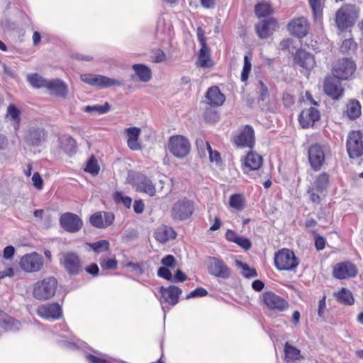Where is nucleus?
<instances>
[{"label": "nucleus", "instance_id": "7c9ffc66", "mask_svg": "<svg viewBox=\"0 0 363 363\" xmlns=\"http://www.w3.org/2000/svg\"><path fill=\"white\" fill-rule=\"evenodd\" d=\"M46 88L55 95L60 97H65L68 92L67 86L60 79L48 80Z\"/></svg>", "mask_w": 363, "mask_h": 363}, {"label": "nucleus", "instance_id": "2eb2a0df", "mask_svg": "<svg viewBox=\"0 0 363 363\" xmlns=\"http://www.w3.org/2000/svg\"><path fill=\"white\" fill-rule=\"evenodd\" d=\"M36 312L40 318L48 320H55L62 316V307L57 303L42 304Z\"/></svg>", "mask_w": 363, "mask_h": 363}, {"label": "nucleus", "instance_id": "9d476101", "mask_svg": "<svg viewBox=\"0 0 363 363\" xmlns=\"http://www.w3.org/2000/svg\"><path fill=\"white\" fill-rule=\"evenodd\" d=\"M47 133L42 125L30 124L26 129L24 139L26 144L31 147H38L45 141Z\"/></svg>", "mask_w": 363, "mask_h": 363}, {"label": "nucleus", "instance_id": "bb28decb", "mask_svg": "<svg viewBox=\"0 0 363 363\" xmlns=\"http://www.w3.org/2000/svg\"><path fill=\"white\" fill-rule=\"evenodd\" d=\"M294 60L297 65L307 70L313 68L315 64L313 55L303 50L296 52Z\"/></svg>", "mask_w": 363, "mask_h": 363}, {"label": "nucleus", "instance_id": "680f3d73", "mask_svg": "<svg viewBox=\"0 0 363 363\" xmlns=\"http://www.w3.org/2000/svg\"><path fill=\"white\" fill-rule=\"evenodd\" d=\"M161 262L165 267L174 268L176 266L175 258L173 255H170L163 257Z\"/></svg>", "mask_w": 363, "mask_h": 363}, {"label": "nucleus", "instance_id": "a19ab883", "mask_svg": "<svg viewBox=\"0 0 363 363\" xmlns=\"http://www.w3.org/2000/svg\"><path fill=\"white\" fill-rule=\"evenodd\" d=\"M61 148L67 154H71L74 152L76 146L75 140L69 136H65L60 140Z\"/></svg>", "mask_w": 363, "mask_h": 363}, {"label": "nucleus", "instance_id": "f8f14e48", "mask_svg": "<svg viewBox=\"0 0 363 363\" xmlns=\"http://www.w3.org/2000/svg\"><path fill=\"white\" fill-rule=\"evenodd\" d=\"M261 300L266 307L275 311H284L289 307L288 302L272 291H266L261 296Z\"/></svg>", "mask_w": 363, "mask_h": 363}, {"label": "nucleus", "instance_id": "e2e57ef3", "mask_svg": "<svg viewBox=\"0 0 363 363\" xmlns=\"http://www.w3.org/2000/svg\"><path fill=\"white\" fill-rule=\"evenodd\" d=\"M32 182H33V186L37 189L40 190L43 189V181L38 172H35L33 174V175L32 177Z\"/></svg>", "mask_w": 363, "mask_h": 363}, {"label": "nucleus", "instance_id": "864d4df0", "mask_svg": "<svg viewBox=\"0 0 363 363\" xmlns=\"http://www.w3.org/2000/svg\"><path fill=\"white\" fill-rule=\"evenodd\" d=\"M84 170L93 175L97 174L99 171V167L97 164V161L94 158H91L87 162Z\"/></svg>", "mask_w": 363, "mask_h": 363}, {"label": "nucleus", "instance_id": "4468645a", "mask_svg": "<svg viewBox=\"0 0 363 363\" xmlns=\"http://www.w3.org/2000/svg\"><path fill=\"white\" fill-rule=\"evenodd\" d=\"M60 264L69 274H77L82 269V264L79 256L72 252H63L60 255Z\"/></svg>", "mask_w": 363, "mask_h": 363}, {"label": "nucleus", "instance_id": "5fc2aeb1", "mask_svg": "<svg viewBox=\"0 0 363 363\" xmlns=\"http://www.w3.org/2000/svg\"><path fill=\"white\" fill-rule=\"evenodd\" d=\"M196 145L200 152L205 155V150L211 151V147L208 141H204L202 138H199L196 141Z\"/></svg>", "mask_w": 363, "mask_h": 363}, {"label": "nucleus", "instance_id": "72a5a7b5", "mask_svg": "<svg viewBox=\"0 0 363 363\" xmlns=\"http://www.w3.org/2000/svg\"><path fill=\"white\" fill-rule=\"evenodd\" d=\"M133 69L142 82H148L152 79L150 68L143 64H135Z\"/></svg>", "mask_w": 363, "mask_h": 363}, {"label": "nucleus", "instance_id": "7ed1b4c3", "mask_svg": "<svg viewBox=\"0 0 363 363\" xmlns=\"http://www.w3.org/2000/svg\"><path fill=\"white\" fill-rule=\"evenodd\" d=\"M274 262L275 267L280 271H292L298 265V258L294 252L286 248L281 249L275 253Z\"/></svg>", "mask_w": 363, "mask_h": 363}, {"label": "nucleus", "instance_id": "ddd939ff", "mask_svg": "<svg viewBox=\"0 0 363 363\" xmlns=\"http://www.w3.org/2000/svg\"><path fill=\"white\" fill-rule=\"evenodd\" d=\"M347 150L351 158H357L363 155V141L359 131H352L349 133Z\"/></svg>", "mask_w": 363, "mask_h": 363}, {"label": "nucleus", "instance_id": "473e14b6", "mask_svg": "<svg viewBox=\"0 0 363 363\" xmlns=\"http://www.w3.org/2000/svg\"><path fill=\"white\" fill-rule=\"evenodd\" d=\"M21 323L0 311V326L6 330H16L20 328Z\"/></svg>", "mask_w": 363, "mask_h": 363}, {"label": "nucleus", "instance_id": "bf43d9fd", "mask_svg": "<svg viewBox=\"0 0 363 363\" xmlns=\"http://www.w3.org/2000/svg\"><path fill=\"white\" fill-rule=\"evenodd\" d=\"M157 275L160 277L163 278V279L172 282V272H170V270L167 267H160L157 271Z\"/></svg>", "mask_w": 363, "mask_h": 363}, {"label": "nucleus", "instance_id": "9b49d317", "mask_svg": "<svg viewBox=\"0 0 363 363\" xmlns=\"http://www.w3.org/2000/svg\"><path fill=\"white\" fill-rule=\"evenodd\" d=\"M208 273L218 278L228 279L231 276V270L223 260L215 257H209L207 259Z\"/></svg>", "mask_w": 363, "mask_h": 363}, {"label": "nucleus", "instance_id": "dca6fc26", "mask_svg": "<svg viewBox=\"0 0 363 363\" xmlns=\"http://www.w3.org/2000/svg\"><path fill=\"white\" fill-rule=\"evenodd\" d=\"M61 227L69 233H77L81 230L83 225L82 219L72 213H65L60 218Z\"/></svg>", "mask_w": 363, "mask_h": 363}, {"label": "nucleus", "instance_id": "a18cd8bd", "mask_svg": "<svg viewBox=\"0 0 363 363\" xmlns=\"http://www.w3.org/2000/svg\"><path fill=\"white\" fill-rule=\"evenodd\" d=\"M86 245L96 253H101L109 249V242L106 240H101L93 243H86Z\"/></svg>", "mask_w": 363, "mask_h": 363}, {"label": "nucleus", "instance_id": "423d86ee", "mask_svg": "<svg viewBox=\"0 0 363 363\" xmlns=\"http://www.w3.org/2000/svg\"><path fill=\"white\" fill-rule=\"evenodd\" d=\"M355 63L349 58L339 59L333 63L332 73L339 80H347L354 73Z\"/></svg>", "mask_w": 363, "mask_h": 363}, {"label": "nucleus", "instance_id": "ea45409f", "mask_svg": "<svg viewBox=\"0 0 363 363\" xmlns=\"http://www.w3.org/2000/svg\"><path fill=\"white\" fill-rule=\"evenodd\" d=\"M27 80L34 88L47 87L48 80L38 74H30L27 76Z\"/></svg>", "mask_w": 363, "mask_h": 363}, {"label": "nucleus", "instance_id": "6e6d98bb", "mask_svg": "<svg viewBox=\"0 0 363 363\" xmlns=\"http://www.w3.org/2000/svg\"><path fill=\"white\" fill-rule=\"evenodd\" d=\"M207 294L208 291L204 288L199 287L195 290L192 291L190 294H189L186 296V298L190 299L198 297H203L206 296Z\"/></svg>", "mask_w": 363, "mask_h": 363}, {"label": "nucleus", "instance_id": "0eeeda50", "mask_svg": "<svg viewBox=\"0 0 363 363\" xmlns=\"http://www.w3.org/2000/svg\"><path fill=\"white\" fill-rule=\"evenodd\" d=\"M80 79L89 85L101 89L111 86H121L123 85V82L118 79L100 74H82L80 75Z\"/></svg>", "mask_w": 363, "mask_h": 363}, {"label": "nucleus", "instance_id": "1a4fd4ad", "mask_svg": "<svg viewBox=\"0 0 363 363\" xmlns=\"http://www.w3.org/2000/svg\"><path fill=\"white\" fill-rule=\"evenodd\" d=\"M194 211V202L187 199L178 200L171 210V216L175 220H184L189 218Z\"/></svg>", "mask_w": 363, "mask_h": 363}, {"label": "nucleus", "instance_id": "412c9836", "mask_svg": "<svg viewBox=\"0 0 363 363\" xmlns=\"http://www.w3.org/2000/svg\"><path fill=\"white\" fill-rule=\"evenodd\" d=\"M324 91L333 99H338L342 96L344 89L339 79L334 77H328L325 79Z\"/></svg>", "mask_w": 363, "mask_h": 363}, {"label": "nucleus", "instance_id": "cd10ccee", "mask_svg": "<svg viewBox=\"0 0 363 363\" xmlns=\"http://www.w3.org/2000/svg\"><path fill=\"white\" fill-rule=\"evenodd\" d=\"M262 157L254 152H250L245 157L243 167L244 173L248 171L257 170L262 165Z\"/></svg>", "mask_w": 363, "mask_h": 363}, {"label": "nucleus", "instance_id": "aec40b11", "mask_svg": "<svg viewBox=\"0 0 363 363\" xmlns=\"http://www.w3.org/2000/svg\"><path fill=\"white\" fill-rule=\"evenodd\" d=\"M308 27V20L304 17L294 18L288 25L290 33L299 38H302L307 35Z\"/></svg>", "mask_w": 363, "mask_h": 363}, {"label": "nucleus", "instance_id": "b1692460", "mask_svg": "<svg viewBox=\"0 0 363 363\" xmlns=\"http://www.w3.org/2000/svg\"><path fill=\"white\" fill-rule=\"evenodd\" d=\"M356 274L355 265L349 262L338 263L333 268V276L339 279L353 277Z\"/></svg>", "mask_w": 363, "mask_h": 363}, {"label": "nucleus", "instance_id": "0e129e2a", "mask_svg": "<svg viewBox=\"0 0 363 363\" xmlns=\"http://www.w3.org/2000/svg\"><path fill=\"white\" fill-rule=\"evenodd\" d=\"M355 47L354 42L352 39H346L345 40L341 45V50L343 52H349L351 50H353Z\"/></svg>", "mask_w": 363, "mask_h": 363}, {"label": "nucleus", "instance_id": "4be33fe9", "mask_svg": "<svg viewBox=\"0 0 363 363\" xmlns=\"http://www.w3.org/2000/svg\"><path fill=\"white\" fill-rule=\"evenodd\" d=\"M114 220V215L110 212H96L89 218L91 225L97 228H106Z\"/></svg>", "mask_w": 363, "mask_h": 363}, {"label": "nucleus", "instance_id": "79ce46f5", "mask_svg": "<svg viewBox=\"0 0 363 363\" xmlns=\"http://www.w3.org/2000/svg\"><path fill=\"white\" fill-rule=\"evenodd\" d=\"M273 12L271 5L267 2H261L255 6V13L259 17H265Z\"/></svg>", "mask_w": 363, "mask_h": 363}, {"label": "nucleus", "instance_id": "de8ad7c7", "mask_svg": "<svg viewBox=\"0 0 363 363\" xmlns=\"http://www.w3.org/2000/svg\"><path fill=\"white\" fill-rule=\"evenodd\" d=\"M229 205L231 208L241 211L243 209L244 197L241 194H233L230 197Z\"/></svg>", "mask_w": 363, "mask_h": 363}, {"label": "nucleus", "instance_id": "f704fd0d", "mask_svg": "<svg viewBox=\"0 0 363 363\" xmlns=\"http://www.w3.org/2000/svg\"><path fill=\"white\" fill-rule=\"evenodd\" d=\"M315 22L320 23L323 18L324 2L322 0H308Z\"/></svg>", "mask_w": 363, "mask_h": 363}, {"label": "nucleus", "instance_id": "4c0bfd02", "mask_svg": "<svg viewBox=\"0 0 363 363\" xmlns=\"http://www.w3.org/2000/svg\"><path fill=\"white\" fill-rule=\"evenodd\" d=\"M111 109L110 104L108 102H106L103 105L95 104V105H88L83 108V111L86 113H89L91 114H97L102 115L108 113Z\"/></svg>", "mask_w": 363, "mask_h": 363}, {"label": "nucleus", "instance_id": "c756f323", "mask_svg": "<svg viewBox=\"0 0 363 363\" xmlns=\"http://www.w3.org/2000/svg\"><path fill=\"white\" fill-rule=\"evenodd\" d=\"M207 103L211 106H220L223 105L225 100L224 94H223L218 86H212L209 88L206 93Z\"/></svg>", "mask_w": 363, "mask_h": 363}, {"label": "nucleus", "instance_id": "49530a36", "mask_svg": "<svg viewBox=\"0 0 363 363\" xmlns=\"http://www.w3.org/2000/svg\"><path fill=\"white\" fill-rule=\"evenodd\" d=\"M199 63L202 67L210 66V57L207 45H202L199 53Z\"/></svg>", "mask_w": 363, "mask_h": 363}, {"label": "nucleus", "instance_id": "c03bdc74", "mask_svg": "<svg viewBox=\"0 0 363 363\" xmlns=\"http://www.w3.org/2000/svg\"><path fill=\"white\" fill-rule=\"evenodd\" d=\"M20 111L13 104H10L7 108L6 118L13 121L16 126L20 123Z\"/></svg>", "mask_w": 363, "mask_h": 363}, {"label": "nucleus", "instance_id": "39448f33", "mask_svg": "<svg viewBox=\"0 0 363 363\" xmlns=\"http://www.w3.org/2000/svg\"><path fill=\"white\" fill-rule=\"evenodd\" d=\"M167 148L174 157L184 158L190 152L191 145L186 137L176 135L169 138Z\"/></svg>", "mask_w": 363, "mask_h": 363}, {"label": "nucleus", "instance_id": "2f4dec72", "mask_svg": "<svg viewBox=\"0 0 363 363\" xmlns=\"http://www.w3.org/2000/svg\"><path fill=\"white\" fill-rule=\"evenodd\" d=\"M175 237L176 233L174 229L167 225H162L157 228L155 232V239L162 243H164L171 239H174Z\"/></svg>", "mask_w": 363, "mask_h": 363}, {"label": "nucleus", "instance_id": "a211bd4d", "mask_svg": "<svg viewBox=\"0 0 363 363\" xmlns=\"http://www.w3.org/2000/svg\"><path fill=\"white\" fill-rule=\"evenodd\" d=\"M161 298L160 302L163 306L166 303L170 306H175L179 302V297L182 294V290L174 285L168 287L162 286L160 289Z\"/></svg>", "mask_w": 363, "mask_h": 363}, {"label": "nucleus", "instance_id": "f03ea898", "mask_svg": "<svg viewBox=\"0 0 363 363\" xmlns=\"http://www.w3.org/2000/svg\"><path fill=\"white\" fill-rule=\"evenodd\" d=\"M57 281L53 277H50L35 283L33 296L37 300L45 301L52 298L56 292Z\"/></svg>", "mask_w": 363, "mask_h": 363}, {"label": "nucleus", "instance_id": "8fccbe9b", "mask_svg": "<svg viewBox=\"0 0 363 363\" xmlns=\"http://www.w3.org/2000/svg\"><path fill=\"white\" fill-rule=\"evenodd\" d=\"M86 358L89 363H117V361L111 358H104L93 354H87Z\"/></svg>", "mask_w": 363, "mask_h": 363}, {"label": "nucleus", "instance_id": "f257e3e1", "mask_svg": "<svg viewBox=\"0 0 363 363\" xmlns=\"http://www.w3.org/2000/svg\"><path fill=\"white\" fill-rule=\"evenodd\" d=\"M359 16V7L350 4H344L336 11L335 24L340 30H345L354 25Z\"/></svg>", "mask_w": 363, "mask_h": 363}, {"label": "nucleus", "instance_id": "4d7b16f0", "mask_svg": "<svg viewBox=\"0 0 363 363\" xmlns=\"http://www.w3.org/2000/svg\"><path fill=\"white\" fill-rule=\"evenodd\" d=\"M100 265L104 269H114L117 267V261L116 259H101Z\"/></svg>", "mask_w": 363, "mask_h": 363}, {"label": "nucleus", "instance_id": "69168bd1", "mask_svg": "<svg viewBox=\"0 0 363 363\" xmlns=\"http://www.w3.org/2000/svg\"><path fill=\"white\" fill-rule=\"evenodd\" d=\"M125 266L130 267L132 269V271L136 275H141L144 272L143 269L138 263H134V262H128Z\"/></svg>", "mask_w": 363, "mask_h": 363}, {"label": "nucleus", "instance_id": "13d9d810", "mask_svg": "<svg viewBox=\"0 0 363 363\" xmlns=\"http://www.w3.org/2000/svg\"><path fill=\"white\" fill-rule=\"evenodd\" d=\"M308 194H309L310 200L313 203H316V204H318L320 203V201H321L320 195L323 193H318L316 189H315L314 187L311 186L308 189Z\"/></svg>", "mask_w": 363, "mask_h": 363}, {"label": "nucleus", "instance_id": "5701e85b", "mask_svg": "<svg viewBox=\"0 0 363 363\" xmlns=\"http://www.w3.org/2000/svg\"><path fill=\"white\" fill-rule=\"evenodd\" d=\"M320 118L319 111L316 108L310 107L301 111L298 121L303 128H308L313 126L316 121H319Z\"/></svg>", "mask_w": 363, "mask_h": 363}, {"label": "nucleus", "instance_id": "58836bf2", "mask_svg": "<svg viewBox=\"0 0 363 363\" xmlns=\"http://www.w3.org/2000/svg\"><path fill=\"white\" fill-rule=\"evenodd\" d=\"M347 116L351 119H355L361 115V105L357 100H352L347 104L345 111Z\"/></svg>", "mask_w": 363, "mask_h": 363}, {"label": "nucleus", "instance_id": "20e7f679", "mask_svg": "<svg viewBox=\"0 0 363 363\" xmlns=\"http://www.w3.org/2000/svg\"><path fill=\"white\" fill-rule=\"evenodd\" d=\"M127 182L133 185L136 191L144 193L150 196H154L156 194L155 186L145 174L130 172L127 177Z\"/></svg>", "mask_w": 363, "mask_h": 363}, {"label": "nucleus", "instance_id": "f3484780", "mask_svg": "<svg viewBox=\"0 0 363 363\" xmlns=\"http://www.w3.org/2000/svg\"><path fill=\"white\" fill-rule=\"evenodd\" d=\"M233 142L238 147L252 148L255 143V132L252 127L246 125L243 130L234 138Z\"/></svg>", "mask_w": 363, "mask_h": 363}, {"label": "nucleus", "instance_id": "37998d69", "mask_svg": "<svg viewBox=\"0 0 363 363\" xmlns=\"http://www.w3.org/2000/svg\"><path fill=\"white\" fill-rule=\"evenodd\" d=\"M235 265L242 269V274L246 278H252L257 276V273L254 268H250L246 263L236 260Z\"/></svg>", "mask_w": 363, "mask_h": 363}, {"label": "nucleus", "instance_id": "3c124183", "mask_svg": "<svg viewBox=\"0 0 363 363\" xmlns=\"http://www.w3.org/2000/svg\"><path fill=\"white\" fill-rule=\"evenodd\" d=\"M114 200L118 203H123L125 207L130 208L132 204V199L129 196H124L121 192H116Z\"/></svg>", "mask_w": 363, "mask_h": 363}, {"label": "nucleus", "instance_id": "c9c22d12", "mask_svg": "<svg viewBox=\"0 0 363 363\" xmlns=\"http://www.w3.org/2000/svg\"><path fill=\"white\" fill-rule=\"evenodd\" d=\"M334 296L341 304L351 306L354 302L352 294L346 288H342L339 291L335 292Z\"/></svg>", "mask_w": 363, "mask_h": 363}, {"label": "nucleus", "instance_id": "6ab92c4d", "mask_svg": "<svg viewBox=\"0 0 363 363\" xmlns=\"http://www.w3.org/2000/svg\"><path fill=\"white\" fill-rule=\"evenodd\" d=\"M308 159L311 167L318 171L325 162V154L323 147L319 144H314L308 149Z\"/></svg>", "mask_w": 363, "mask_h": 363}, {"label": "nucleus", "instance_id": "6e6552de", "mask_svg": "<svg viewBox=\"0 0 363 363\" xmlns=\"http://www.w3.org/2000/svg\"><path fill=\"white\" fill-rule=\"evenodd\" d=\"M43 256L35 252L24 255L19 261L21 269L27 273L39 272L43 268Z\"/></svg>", "mask_w": 363, "mask_h": 363}, {"label": "nucleus", "instance_id": "603ef678", "mask_svg": "<svg viewBox=\"0 0 363 363\" xmlns=\"http://www.w3.org/2000/svg\"><path fill=\"white\" fill-rule=\"evenodd\" d=\"M251 62L247 55L244 57V65L241 73V80L245 82L249 77V74L251 71Z\"/></svg>", "mask_w": 363, "mask_h": 363}, {"label": "nucleus", "instance_id": "a878e982", "mask_svg": "<svg viewBox=\"0 0 363 363\" xmlns=\"http://www.w3.org/2000/svg\"><path fill=\"white\" fill-rule=\"evenodd\" d=\"M284 358L286 363H296L305 360V356L296 347L286 342L284 346Z\"/></svg>", "mask_w": 363, "mask_h": 363}, {"label": "nucleus", "instance_id": "774afa93", "mask_svg": "<svg viewBox=\"0 0 363 363\" xmlns=\"http://www.w3.org/2000/svg\"><path fill=\"white\" fill-rule=\"evenodd\" d=\"M15 253V248L11 246H7L4 249L3 257L6 259H11Z\"/></svg>", "mask_w": 363, "mask_h": 363}, {"label": "nucleus", "instance_id": "052dcab7", "mask_svg": "<svg viewBox=\"0 0 363 363\" xmlns=\"http://www.w3.org/2000/svg\"><path fill=\"white\" fill-rule=\"evenodd\" d=\"M235 243L246 250H249L252 246V243L248 238L240 235H239L237 240H235Z\"/></svg>", "mask_w": 363, "mask_h": 363}, {"label": "nucleus", "instance_id": "c85d7f7f", "mask_svg": "<svg viewBox=\"0 0 363 363\" xmlns=\"http://www.w3.org/2000/svg\"><path fill=\"white\" fill-rule=\"evenodd\" d=\"M127 135V145L132 150H139L141 145L138 141L141 130L137 127H130L125 130Z\"/></svg>", "mask_w": 363, "mask_h": 363}, {"label": "nucleus", "instance_id": "e433bc0d", "mask_svg": "<svg viewBox=\"0 0 363 363\" xmlns=\"http://www.w3.org/2000/svg\"><path fill=\"white\" fill-rule=\"evenodd\" d=\"M329 184V175L327 173H321L316 177L312 186L318 193H323L326 191Z\"/></svg>", "mask_w": 363, "mask_h": 363}, {"label": "nucleus", "instance_id": "393cba45", "mask_svg": "<svg viewBox=\"0 0 363 363\" xmlns=\"http://www.w3.org/2000/svg\"><path fill=\"white\" fill-rule=\"evenodd\" d=\"M277 27V21L274 18L263 20L256 25V32L262 39L269 37Z\"/></svg>", "mask_w": 363, "mask_h": 363}, {"label": "nucleus", "instance_id": "338daca9", "mask_svg": "<svg viewBox=\"0 0 363 363\" xmlns=\"http://www.w3.org/2000/svg\"><path fill=\"white\" fill-rule=\"evenodd\" d=\"M186 275L181 270H177L175 275L172 276V282H183L186 279Z\"/></svg>", "mask_w": 363, "mask_h": 363}, {"label": "nucleus", "instance_id": "09e8293b", "mask_svg": "<svg viewBox=\"0 0 363 363\" xmlns=\"http://www.w3.org/2000/svg\"><path fill=\"white\" fill-rule=\"evenodd\" d=\"M256 86L257 91L259 94V99L262 101L267 100L269 98V92L266 84L262 80H259Z\"/></svg>", "mask_w": 363, "mask_h": 363}]
</instances>
